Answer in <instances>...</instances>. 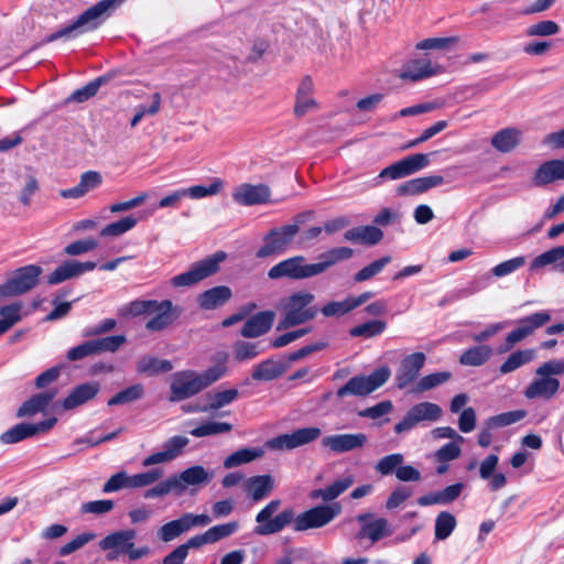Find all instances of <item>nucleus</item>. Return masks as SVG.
<instances>
[{
    "mask_svg": "<svg viewBox=\"0 0 564 564\" xmlns=\"http://www.w3.org/2000/svg\"><path fill=\"white\" fill-rule=\"evenodd\" d=\"M228 357V354L225 351L217 352L213 357L215 365L202 373H196L193 370L175 372L171 382L170 401L178 402L186 400L219 380L227 372Z\"/></svg>",
    "mask_w": 564,
    "mask_h": 564,
    "instance_id": "nucleus-1",
    "label": "nucleus"
},
{
    "mask_svg": "<svg viewBox=\"0 0 564 564\" xmlns=\"http://www.w3.org/2000/svg\"><path fill=\"white\" fill-rule=\"evenodd\" d=\"M121 0H101L93 7L86 9L68 25L61 28L42 40L41 44L52 43L59 39H74L79 34L97 29L109 15L116 3Z\"/></svg>",
    "mask_w": 564,
    "mask_h": 564,
    "instance_id": "nucleus-2",
    "label": "nucleus"
},
{
    "mask_svg": "<svg viewBox=\"0 0 564 564\" xmlns=\"http://www.w3.org/2000/svg\"><path fill=\"white\" fill-rule=\"evenodd\" d=\"M135 538L137 531L134 529L118 530L102 538L98 546L100 550L108 552L106 555L108 561H115L121 555H127L130 562H134L151 553V549L147 545L135 546Z\"/></svg>",
    "mask_w": 564,
    "mask_h": 564,
    "instance_id": "nucleus-3",
    "label": "nucleus"
},
{
    "mask_svg": "<svg viewBox=\"0 0 564 564\" xmlns=\"http://www.w3.org/2000/svg\"><path fill=\"white\" fill-rule=\"evenodd\" d=\"M314 294L299 291L291 294L284 303V316L278 325V329H286L312 321L316 317L318 308L313 306Z\"/></svg>",
    "mask_w": 564,
    "mask_h": 564,
    "instance_id": "nucleus-4",
    "label": "nucleus"
},
{
    "mask_svg": "<svg viewBox=\"0 0 564 564\" xmlns=\"http://www.w3.org/2000/svg\"><path fill=\"white\" fill-rule=\"evenodd\" d=\"M281 500L273 499L263 507L256 516L254 533L261 536L272 535L281 532L285 527L294 520V510L286 508L276 516L273 514L279 510Z\"/></svg>",
    "mask_w": 564,
    "mask_h": 564,
    "instance_id": "nucleus-5",
    "label": "nucleus"
},
{
    "mask_svg": "<svg viewBox=\"0 0 564 564\" xmlns=\"http://www.w3.org/2000/svg\"><path fill=\"white\" fill-rule=\"evenodd\" d=\"M43 273L37 264H28L14 270L11 276L0 284V300L15 297L33 290Z\"/></svg>",
    "mask_w": 564,
    "mask_h": 564,
    "instance_id": "nucleus-6",
    "label": "nucleus"
},
{
    "mask_svg": "<svg viewBox=\"0 0 564 564\" xmlns=\"http://www.w3.org/2000/svg\"><path fill=\"white\" fill-rule=\"evenodd\" d=\"M390 376L391 370L387 366L373 370L369 376H355L337 390L336 395L338 398L368 395L383 386Z\"/></svg>",
    "mask_w": 564,
    "mask_h": 564,
    "instance_id": "nucleus-7",
    "label": "nucleus"
},
{
    "mask_svg": "<svg viewBox=\"0 0 564 564\" xmlns=\"http://www.w3.org/2000/svg\"><path fill=\"white\" fill-rule=\"evenodd\" d=\"M296 236L297 229L295 225H283L271 228L263 236V245L257 250L256 257L258 259H265L284 253L289 250Z\"/></svg>",
    "mask_w": 564,
    "mask_h": 564,
    "instance_id": "nucleus-8",
    "label": "nucleus"
},
{
    "mask_svg": "<svg viewBox=\"0 0 564 564\" xmlns=\"http://www.w3.org/2000/svg\"><path fill=\"white\" fill-rule=\"evenodd\" d=\"M225 258V252H216L212 257L194 263L188 271L173 276L171 283L175 288L192 286L216 273L219 269V263Z\"/></svg>",
    "mask_w": 564,
    "mask_h": 564,
    "instance_id": "nucleus-9",
    "label": "nucleus"
},
{
    "mask_svg": "<svg viewBox=\"0 0 564 564\" xmlns=\"http://www.w3.org/2000/svg\"><path fill=\"white\" fill-rule=\"evenodd\" d=\"M341 511L339 503L321 505L311 508L297 517L294 516L293 529L295 531H306L325 527L332 522Z\"/></svg>",
    "mask_w": 564,
    "mask_h": 564,
    "instance_id": "nucleus-10",
    "label": "nucleus"
},
{
    "mask_svg": "<svg viewBox=\"0 0 564 564\" xmlns=\"http://www.w3.org/2000/svg\"><path fill=\"white\" fill-rule=\"evenodd\" d=\"M359 523V530L356 533L357 540H367L371 544H376L382 539L389 538L393 533V529L389 520L378 517L372 512H362L356 517Z\"/></svg>",
    "mask_w": 564,
    "mask_h": 564,
    "instance_id": "nucleus-11",
    "label": "nucleus"
},
{
    "mask_svg": "<svg viewBox=\"0 0 564 564\" xmlns=\"http://www.w3.org/2000/svg\"><path fill=\"white\" fill-rule=\"evenodd\" d=\"M322 435V430L316 426L301 427L292 433L278 435L269 441L265 445L274 451H292L294 448L307 445L316 441Z\"/></svg>",
    "mask_w": 564,
    "mask_h": 564,
    "instance_id": "nucleus-12",
    "label": "nucleus"
},
{
    "mask_svg": "<svg viewBox=\"0 0 564 564\" xmlns=\"http://www.w3.org/2000/svg\"><path fill=\"white\" fill-rule=\"evenodd\" d=\"M314 271L312 263H305L303 256H294L280 261L268 271L270 280L290 279L304 280L313 278Z\"/></svg>",
    "mask_w": 564,
    "mask_h": 564,
    "instance_id": "nucleus-13",
    "label": "nucleus"
},
{
    "mask_svg": "<svg viewBox=\"0 0 564 564\" xmlns=\"http://www.w3.org/2000/svg\"><path fill=\"white\" fill-rule=\"evenodd\" d=\"M430 164V154L425 153H415L409 156L397 161L395 163L384 167L381 170L379 175L376 177L378 180H400L412 175Z\"/></svg>",
    "mask_w": 564,
    "mask_h": 564,
    "instance_id": "nucleus-14",
    "label": "nucleus"
},
{
    "mask_svg": "<svg viewBox=\"0 0 564 564\" xmlns=\"http://www.w3.org/2000/svg\"><path fill=\"white\" fill-rule=\"evenodd\" d=\"M213 470H207L200 465L191 466L180 474L170 476L174 487V495L181 496L187 489L197 490L199 487L208 485L214 478Z\"/></svg>",
    "mask_w": 564,
    "mask_h": 564,
    "instance_id": "nucleus-15",
    "label": "nucleus"
},
{
    "mask_svg": "<svg viewBox=\"0 0 564 564\" xmlns=\"http://www.w3.org/2000/svg\"><path fill=\"white\" fill-rule=\"evenodd\" d=\"M425 361L426 355L421 351H415L404 356L395 370V386L399 389H405L413 383L423 369Z\"/></svg>",
    "mask_w": 564,
    "mask_h": 564,
    "instance_id": "nucleus-16",
    "label": "nucleus"
},
{
    "mask_svg": "<svg viewBox=\"0 0 564 564\" xmlns=\"http://www.w3.org/2000/svg\"><path fill=\"white\" fill-rule=\"evenodd\" d=\"M57 422L56 417H50L37 423H19L0 435L3 444H15L40 433L50 431Z\"/></svg>",
    "mask_w": 564,
    "mask_h": 564,
    "instance_id": "nucleus-17",
    "label": "nucleus"
},
{
    "mask_svg": "<svg viewBox=\"0 0 564 564\" xmlns=\"http://www.w3.org/2000/svg\"><path fill=\"white\" fill-rule=\"evenodd\" d=\"M189 440L186 436L175 435L166 440L163 449L145 457L141 465L150 467L158 464H164L177 458L188 445Z\"/></svg>",
    "mask_w": 564,
    "mask_h": 564,
    "instance_id": "nucleus-18",
    "label": "nucleus"
},
{
    "mask_svg": "<svg viewBox=\"0 0 564 564\" xmlns=\"http://www.w3.org/2000/svg\"><path fill=\"white\" fill-rule=\"evenodd\" d=\"M97 267L94 261L80 262L78 260H66L57 265L46 278L50 285H56L69 279L77 278Z\"/></svg>",
    "mask_w": 564,
    "mask_h": 564,
    "instance_id": "nucleus-19",
    "label": "nucleus"
},
{
    "mask_svg": "<svg viewBox=\"0 0 564 564\" xmlns=\"http://www.w3.org/2000/svg\"><path fill=\"white\" fill-rule=\"evenodd\" d=\"M315 86L311 76H304L295 94V104L293 113L296 118H302L308 112L318 109V102L314 98Z\"/></svg>",
    "mask_w": 564,
    "mask_h": 564,
    "instance_id": "nucleus-20",
    "label": "nucleus"
},
{
    "mask_svg": "<svg viewBox=\"0 0 564 564\" xmlns=\"http://www.w3.org/2000/svg\"><path fill=\"white\" fill-rule=\"evenodd\" d=\"M271 191L265 184L243 183L232 192V199L242 206L265 204L270 200Z\"/></svg>",
    "mask_w": 564,
    "mask_h": 564,
    "instance_id": "nucleus-21",
    "label": "nucleus"
},
{
    "mask_svg": "<svg viewBox=\"0 0 564 564\" xmlns=\"http://www.w3.org/2000/svg\"><path fill=\"white\" fill-rule=\"evenodd\" d=\"M156 304L152 317L145 323V329L149 332H162L180 316V311L171 300L158 301Z\"/></svg>",
    "mask_w": 564,
    "mask_h": 564,
    "instance_id": "nucleus-22",
    "label": "nucleus"
},
{
    "mask_svg": "<svg viewBox=\"0 0 564 564\" xmlns=\"http://www.w3.org/2000/svg\"><path fill=\"white\" fill-rule=\"evenodd\" d=\"M560 387L558 379L546 375H535V378L524 389L523 394L528 400H551L557 394Z\"/></svg>",
    "mask_w": 564,
    "mask_h": 564,
    "instance_id": "nucleus-23",
    "label": "nucleus"
},
{
    "mask_svg": "<svg viewBox=\"0 0 564 564\" xmlns=\"http://www.w3.org/2000/svg\"><path fill=\"white\" fill-rule=\"evenodd\" d=\"M366 442L367 436L364 433L335 434L325 436L322 440V446L339 454L361 448Z\"/></svg>",
    "mask_w": 564,
    "mask_h": 564,
    "instance_id": "nucleus-24",
    "label": "nucleus"
},
{
    "mask_svg": "<svg viewBox=\"0 0 564 564\" xmlns=\"http://www.w3.org/2000/svg\"><path fill=\"white\" fill-rule=\"evenodd\" d=\"M100 391V383L89 381L75 387L63 400L62 408L66 411L80 406L93 400Z\"/></svg>",
    "mask_w": 564,
    "mask_h": 564,
    "instance_id": "nucleus-25",
    "label": "nucleus"
},
{
    "mask_svg": "<svg viewBox=\"0 0 564 564\" xmlns=\"http://www.w3.org/2000/svg\"><path fill=\"white\" fill-rule=\"evenodd\" d=\"M275 313L273 311L259 312L246 321L241 328V336L245 338H256L268 333L274 322Z\"/></svg>",
    "mask_w": 564,
    "mask_h": 564,
    "instance_id": "nucleus-26",
    "label": "nucleus"
},
{
    "mask_svg": "<svg viewBox=\"0 0 564 564\" xmlns=\"http://www.w3.org/2000/svg\"><path fill=\"white\" fill-rule=\"evenodd\" d=\"M445 180L442 175H429L409 180L400 184L397 193L400 196H413L427 192L431 188L441 186Z\"/></svg>",
    "mask_w": 564,
    "mask_h": 564,
    "instance_id": "nucleus-27",
    "label": "nucleus"
},
{
    "mask_svg": "<svg viewBox=\"0 0 564 564\" xmlns=\"http://www.w3.org/2000/svg\"><path fill=\"white\" fill-rule=\"evenodd\" d=\"M275 484L271 475H257L249 477L243 482L247 496L254 502L263 500L274 489Z\"/></svg>",
    "mask_w": 564,
    "mask_h": 564,
    "instance_id": "nucleus-28",
    "label": "nucleus"
},
{
    "mask_svg": "<svg viewBox=\"0 0 564 564\" xmlns=\"http://www.w3.org/2000/svg\"><path fill=\"white\" fill-rule=\"evenodd\" d=\"M57 394V389H48L33 394L24 401L17 411L18 417L33 416L36 413L44 412Z\"/></svg>",
    "mask_w": 564,
    "mask_h": 564,
    "instance_id": "nucleus-29",
    "label": "nucleus"
},
{
    "mask_svg": "<svg viewBox=\"0 0 564 564\" xmlns=\"http://www.w3.org/2000/svg\"><path fill=\"white\" fill-rule=\"evenodd\" d=\"M102 184V176L97 171H87L80 175L79 183L72 187L62 189L59 195L63 198H80L88 192L98 188Z\"/></svg>",
    "mask_w": 564,
    "mask_h": 564,
    "instance_id": "nucleus-30",
    "label": "nucleus"
},
{
    "mask_svg": "<svg viewBox=\"0 0 564 564\" xmlns=\"http://www.w3.org/2000/svg\"><path fill=\"white\" fill-rule=\"evenodd\" d=\"M354 256V250L349 247H335L318 256V262L312 263L314 275H319L333 265L348 260Z\"/></svg>",
    "mask_w": 564,
    "mask_h": 564,
    "instance_id": "nucleus-31",
    "label": "nucleus"
},
{
    "mask_svg": "<svg viewBox=\"0 0 564 564\" xmlns=\"http://www.w3.org/2000/svg\"><path fill=\"white\" fill-rule=\"evenodd\" d=\"M232 296L231 289L226 285H218L200 293L197 302L200 308L212 311L225 305Z\"/></svg>",
    "mask_w": 564,
    "mask_h": 564,
    "instance_id": "nucleus-32",
    "label": "nucleus"
},
{
    "mask_svg": "<svg viewBox=\"0 0 564 564\" xmlns=\"http://www.w3.org/2000/svg\"><path fill=\"white\" fill-rule=\"evenodd\" d=\"M289 364L281 359L268 358L254 366L251 377L257 381H272L281 377Z\"/></svg>",
    "mask_w": 564,
    "mask_h": 564,
    "instance_id": "nucleus-33",
    "label": "nucleus"
},
{
    "mask_svg": "<svg viewBox=\"0 0 564 564\" xmlns=\"http://www.w3.org/2000/svg\"><path fill=\"white\" fill-rule=\"evenodd\" d=\"M556 180H564V159L544 162L533 176L535 186H544Z\"/></svg>",
    "mask_w": 564,
    "mask_h": 564,
    "instance_id": "nucleus-34",
    "label": "nucleus"
},
{
    "mask_svg": "<svg viewBox=\"0 0 564 564\" xmlns=\"http://www.w3.org/2000/svg\"><path fill=\"white\" fill-rule=\"evenodd\" d=\"M344 238L350 242L375 246L382 240L383 232L376 226H358L348 229Z\"/></svg>",
    "mask_w": 564,
    "mask_h": 564,
    "instance_id": "nucleus-35",
    "label": "nucleus"
},
{
    "mask_svg": "<svg viewBox=\"0 0 564 564\" xmlns=\"http://www.w3.org/2000/svg\"><path fill=\"white\" fill-rule=\"evenodd\" d=\"M463 487L464 485L462 482L447 486L440 491L430 492L420 497L417 503L422 507L448 505L460 496Z\"/></svg>",
    "mask_w": 564,
    "mask_h": 564,
    "instance_id": "nucleus-36",
    "label": "nucleus"
},
{
    "mask_svg": "<svg viewBox=\"0 0 564 564\" xmlns=\"http://www.w3.org/2000/svg\"><path fill=\"white\" fill-rule=\"evenodd\" d=\"M441 72V66L433 65L427 59H415L406 65L401 73L402 79H409L411 82H419L421 79L431 77Z\"/></svg>",
    "mask_w": 564,
    "mask_h": 564,
    "instance_id": "nucleus-37",
    "label": "nucleus"
},
{
    "mask_svg": "<svg viewBox=\"0 0 564 564\" xmlns=\"http://www.w3.org/2000/svg\"><path fill=\"white\" fill-rule=\"evenodd\" d=\"M521 140V131L517 128H505L496 132L491 138V145L501 153H509L518 147Z\"/></svg>",
    "mask_w": 564,
    "mask_h": 564,
    "instance_id": "nucleus-38",
    "label": "nucleus"
},
{
    "mask_svg": "<svg viewBox=\"0 0 564 564\" xmlns=\"http://www.w3.org/2000/svg\"><path fill=\"white\" fill-rule=\"evenodd\" d=\"M354 481L355 479L351 475L345 476L335 480L326 488L312 490L310 497L314 500L322 499L324 501H332L345 492Z\"/></svg>",
    "mask_w": 564,
    "mask_h": 564,
    "instance_id": "nucleus-39",
    "label": "nucleus"
},
{
    "mask_svg": "<svg viewBox=\"0 0 564 564\" xmlns=\"http://www.w3.org/2000/svg\"><path fill=\"white\" fill-rule=\"evenodd\" d=\"M492 348L488 345H478L466 349L459 357L463 366L479 367L492 356Z\"/></svg>",
    "mask_w": 564,
    "mask_h": 564,
    "instance_id": "nucleus-40",
    "label": "nucleus"
},
{
    "mask_svg": "<svg viewBox=\"0 0 564 564\" xmlns=\"http://www.w3.org/2000/svg\"><path fill=\"white\" fill-rule=\"evenodd\" d=\"M263 455V449L259 447H245L240 448L230 455H228L224 460V467L227 469L235 468L241 466L243 464L251 463Z\"/></svg>",
    "mask_w": 564,
    "mask_h": 564,
    "instance_id": "nucleus-41",
    "label": "nucleus"
},
{
    "mask_svg": "<svg viewBox=\"0 0 564 564\" xmlns=\"http://www.w3.org/2000/svg\"><path fill=\"white\" fill-rule=\"evenodd\" d=\"M535 357L534 349H520L511 352L508 358L499 367L501 375L512 372L520 367L531 362Z\"/></svg>",
    "mask_w": 564,
    "mask_h": 564,
    "instance_id": "nucleus-42",
    "label": "nucleus"
},
{
    "mask_svg": "<svg viewBox=\"0 0 564 564\" xmlns=\"http://www.w3.org/2000/svg\"><path fill=\"white\" fill-rule=\"evenodd\" d=\"M238 394L239 392L237 389H228L215 393L209 392L207 393L209 402L204 404V406H198L196 410H200L203 412L218 410L234 402L237 399Z\"/></svg>",
    "mask_w": 564,
    "mask_h": 564,
    "instance_id": "nucleus-43",
    "label": "nucleus"
},
{
    "mask_svg": "<svg viewBox=\"0 0 564 564\" xmlns=\"http://www.w3.org/2000/svg\"><path fill=\"white\" fill-rule=\"evenodd\" d=\"M172 369L171 361L151 356L140 358L137 364V371L140 373L158 375L169 372Z\"/></svg>",
    "mask_w": 564,
    "mask_h": 564,
    "instance_id": "nucleus-44",
    "label": "nucleus"
},
{
    "mask_svg": "<svg viewBox=\"0 0 564 564\" xmlns=\"http://www.w3.org/2000/svg\"><path fill=\"white\" fill-rule=\"evenodd\" d=\"M410 412L413 414L417 423L423 421H438L443 414V410L438 404L427 401L413 405L410 409Z\"/></svg>",
    "mask_w": 564,
    "mask_h": 564,
    "instance_id": "nucleus-45",
    "label": "nucleus"
},
{
    "mask_svg": "<svg viewBox=\"0 0 564 564\" xmlns=\"http://www.w3.org/2000/svg\"><path fill=\"white\" fill-rule=\"evenodd\" d=\"M189 531L185 517L182 514L178 519L172 520L165 524H163L158 530V538L162 542H171L175 540L176 538L181 536L183 533Z\"/></svg>",
    "mask_w": 564,
    "mask_h": 564,
    "instance_id": "nucleus-46",
    "label": "nucleus"
},
{
    "mask_svg": "<svg viewBox=\"0 0 564 564\" xmlns=\"http://www.w3.org/2000/svg\"><path fill=\"white\" fill-rule=\"evenodd\" d=\"M144 397V387L141 383L130 386L108 400V405H123L141 400Z\"/></svg>",
    "mask_w": 564,
    "mask_h": 564,
    "instance_id": "nucleus-47",
    "label": "nucleus"
},
{
    "mask_svg": "<svg viewBox=\"0 0 564 564\" xmlns=\"http://www.w3.org/2000/svg\"><path fill=\"white\" fill-rule=\"evenodd\" d=\"M387 328V323L381 319H371L359 324L349 329L351 337L371 338L382 334Z\"/></svg>",
    "mask_w": 564,
    "mask_h": 564,
    "instance_id": "nucleus-48",
    "label": "nucleus"
},
{
    "mask_svg": "<svg viewBox=\"0 0 564 564\" xmlns=\"http://www.w3.org/2000/svg\"><path fill=\"white\" fill-rule=\"evenodd\" d=\"M225 183L221 178L215 177L212 183L207 186L205 185H194L188 188H184L186 193V197L192 199H200L207 196L217 195L223 191Z\"/></svg>",
    "mask_w": 564,
    "mask_h": 564,
    "instance_id": "nucleus-49",
    "label": "nucleus"
},
{
    "mask_svg": "<svg viewBox=\"0 0 564 564\" xmlns=\"http://www.w3.org/2000/svg\"><path fill=\"white\" fill-rule=\"evenodd\" d=\"M457 525L456 518L448 511H442L435 519V540H446Z\"/></svg>",
    "mask_w": 564,
    "mask_h": 564,
    "instance_id": "nucleus-50",
    "label": "nucleus"
},
{
    "mask_svg": "<svg viewBox=\"0 0 564 564\" xmlns=\"http://www.w3.org/2000/svg\"><path fill=\"white\" fill-rule=\"evenodd\" d=\"M564 258V246H557L554 247L547 251L542 252L538 257H535L531 264H530V271H536L543 267L550 265V264H557L562 261Z\"/></svg>",
    "mask_w": 564,
    "mask_h": 564,
    "instance_id": "nucleus-51",
    "label": "nucleus"
},
{
    "mask_svg": "<svg viewBox=\"0 0 564 564\" xmlns=\"http://www.w3.org/2000/svg\"><path fill=\"white\" fill-rule=\"evenodd\" d=\"M452 378L449 371H441L426 375L416 381L415 388L413 389L416 393H422L436 388Z\"/></svg>",
    "mask_w": 564,
    "mask_h": 564,
    "instance_id": "nucleus-52",
    "label": "nucleus"
},
{
    "mask_svg": "<svg viewBox=\"0 0 564 564\" xmlns=\"http://www.w3.org/2000/svg\"><path fill=\"white\" fill-rule=\"evenodd\" d=\"M391 262L390 256H384L380 259L375 260L370 264L364 267L354 275V281L357 283L368 281L379 274L383 268Z\"/></svg>",
    "mask_w": 564,
    "mask_h": 564,
    "instance_id": "nucleus-53",
    "label": "nucleus"
},
{
    "mask_svg": "<svg viewBox=\"0 0 564 564\" xmlns=\"http://www.w3.org/2000/svg\"><path fill=\"white\" fill-rule=\"evenodd\" d=\"M232 430V425L227 422L209 421L189 431L195 437H205L209 435L228 433Z\"/></svg>",
    "mask_w": 564,
    "mask_h": 564,
    "instance_id": "nucleus-54",
    "label": "nucleus"
},
{
    "mask_svg": "<svg viewBox=\"0 0 564 564\" xmlns=\"http://www.w3.org/2000/svg\"><path fill=\"white\" fill-rule=\"evenodd\" d=\"M124 335H112L102 338L91 339L95 354L101 352H115L117 351L124 343Z\"/></svg>",
    "mask_w": 564,
    "mask_h": 564,
    "instance_id": "nucleus-55",
    "label": "nucleus"
},
{
    "mask_svg": "<svg viewBox=\"0 0 564 564\" xmlns=\"http://www.w3.org/2000/svg\"><path fill=\"white\" fill-rule=\"evenodd\" d=\"M162 468H153L148 471L130 475V489L143 488L153 485L162 478Z\"/></svg>",
    "mask_w": 564,
    "mask_h": 564,
    "instance_id": "nucleus-56",
    "label": "nucleus"
},
{
    "mask_svg": "<svg viewBox=\"0 0 564 564\" xmlns=\"http://www.w3.org/2000/svg\"><path fill=\"white\" fill-rule=\"evenodd\" d=\"M550 321H551L550 312L549 311H540V312L533 313L531 315H528V316L519 319L518 324H520L530 336L531 334L534 333V330L541 328Z\"/></svg>",
    "mask_w": 564,
    "mask_h": 564,
    "instance_id": "nucleus-57",
    "label": "nucleus"
},
{
    "mask_svg": "<svg viewBox=\"0 0 564 564\" xmlns=\"http://www.w3.org/2000/svg\"><path fill=\"white\" fill-rule=\"evenodd\" d=\"M260 352L261 350L257 343L238 340L234 344V357L239 362L254 359Z\"/></svg>",
    "mask_w": 564,
    "mask_h": 564,
    "instance_id": "nucleus-58",
    "label": "nucleus"
},
{
    "mask_svg": "<svg viewBox=\"0 0 564 564\" xmlns=\"http://www.w3.org/2000/svg\"><path fill=\"white\" fill-rule=\"evenodd\" d=\"M135 225L137 219L133 216H127L104 227L100 235L105 237H117L131 230Z\"/></svg>",
    "mask_w": 564,
    "mask_h": 564,
    "instance_id": "nucleus-59",
    "label": "nucleus"
},
{
    "mask_svg": "<svg viewBox=\"0 0 564 564\" xmlns=\"http://www.w3.org/2000/svg\"><path fill=\"white\" fill-rule=\"evenodd\" d=\"M105 83L102 77H98L93 82H89L84 87L76 89L72 95L67 98L68 102H84L89 98L94 97L99 90L100 86Z\"/></svg>",
    "mask_w": 564,
    "mask_h": 564,
    "instance_id": "nucleus-60",
    "label": "nucleus"
},
{
    "mask_svg": "<svg viewBox=\"0 0 564 564\" xmlns=\"http://www.w3.org/2000/svg\"><path fill=\"white\" fill-rule=\"evenodd\" d=\"M156 300H134L130 302L127 306L120 308V314L131 315V316H140L144 314H152L153 307H155Z\"/></svg>",
    "mask_w": 564,
    "mask_h": 564,
    "instance_id": "nucleus-61",
    "label": "nucleus"
},
{
    "mask_svg": "<svg viewBox=\"0 0 564 564\" xmlns=\"http://www.w3.org/2000/svg\"><path fill=\"white\" fill-rule=\"evenodd\" d=\"M239 529V523L237 521H230L223 524H217L209 528L206 532L208 541L210 544L216 543L225 538H228L236 533Z\"/></svg>",
    "mask_w": 564,
    "mask_h": 564,
    "instance_id": "nucleus-62",
    "label": "nucleus"
},
{
    "mask_svg": "<svg viewBox=\"0 0 564 564\" xmlns=\"http://www.w3.org/2000/svg\"><path fill=\"white\" fill-rule=\"evenodd\" d=\"M403 460L404 456L400 453L386 455L377 462L375 469L382 476H388L392 473L395 474V470L403 463Z\"/></svg>",
    "mask_w": 564,
    "mask_h": 564,
    "instance_id": "nucleus-63",
    "label": "nucleus"
},
{
    "mask_svg": "<svg viewBox=\"0 0 564 564\" xmlns=\"http://www.w3.org/2000/svg\"><path fill=\"white\" fill-rule=\"evenodd\" d=\"M525 410H514L509 412H503L488 419V425L495 427H503L511 424H514L527 416Z\"/></svg>",
    "mask_w": 564,
    "mask_h": 564,
    "instance_id": "nucleus-64",
    "label": "nucleus"
}]
</instances>
